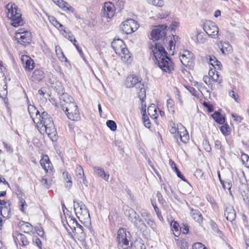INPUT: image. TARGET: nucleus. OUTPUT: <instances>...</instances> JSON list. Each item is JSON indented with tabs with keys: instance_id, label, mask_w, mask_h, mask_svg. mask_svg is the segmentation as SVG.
Segmentation results:
<instances>
[{
	"instance_id": "61",
	"label": "nucleus",
	"mask_w": 249,
	"mask_h": 249,
	"mask_svg": "<svg viewBox=\"0 0 249 249\" xmlns=\"http://www.w3.org/2000/svg\"><path fill=\"white\" fill-rule=\"evenodd\" d=\"M177 98L178 99V102L179 104L181 106H182L183 105V101L182 100V97H181V95H180L179 93H178V94H177Z\"/></svg>"
},
{
	"instance_id": "22",
	"label": "nucleus",
	"mask_w": 249,
	"mask_h": 249,
	"mask_svg": "<svg viewBox=\"0 0 249 249\" xmlns=\"http://www.w3.org/2000/svg\"><path fill=\"white\" fill-rule=\"evenodd\" d=\"M45 77V73L42 68L36 69L32 75V80L35 82H39Z\"/></svg>"
},
{
	"instance_id": "63",
	"label": "nucleus",
	"mask_w": 249,
	"mask_h": 249,
	"mask_svg": "<svg viewBox=\"0 0 249 249\" xmlns=\"http://www.w3.org/2000/svg\"><path fill=\"white\" fill-rule=\"evenodd\" d=\"M143 124L144 126L148 128H150L151 127V123L149 119H147L144 121Z\"/></svg>"
},
{
	"instance_id": "59",
	"label": "nucleus",
	"mask_w": 249,
	"mask_h": 249,
	"mask_svg": "<svg viewBox=\"0 0 249 249\" xmlns=\"http://www.w3.org/2000/svg\"><path fill=\"white\" fill-rule=\"evenodd\" d=\"M229 95L231 98H233L236 102L238 101L237 99L238 97V95L234 91L231 90V91H230Z\"/></svg>"
},
{
	"instance_id": "39",
	"label": "nucleus",
	"mask_w": 249,
	"mask_h": 249,
	"mask_svg": "<svg viewBox=\"0 0 249 249\" xmlns=\"http://www.w3.org/2000/svg\"><path fill=\"white\" fill-rule=\"evenodd\" d=\"M170 225H171V227L173 231L175 232L174 234L175 235V236H178L176 234L175 232H177V233L178 234H179V225H178V224L175 221H171V222L170 223Z\"/></svg>"
},
{
	"instance_id": "16",
	"label": "nucleus",
	"mask_w": 249,
	"mask_h": 249,
	"mask_svg": "<svg viewBox=\"0 0 249 249\" xmlns=\"http://www.w3.org/2000/svg\"><path fill=\"white\" fill-rule=\"evenodd\" d=\"M21 60L23 64V67L26 71H31L35 67V64L33 60L27 55H22L21 58Z\"/></svg>"
},
{
	"instance_id": "24",
	"label": "nucleus",
	"mask_w": 249,
	"mask_h": 249,
	"mask_svg": "<svg viewBox=\"0 0 249 249\" xmlns=\"http://www.w3.org/2000/svg\"><path fill=\"white\" fill-rule=\"evenodd\" d=\"M53 1L57 4L60 8L65 11L69 12H73V8L68 3L63 0H53Z\"/></svg>"
},
{
	"instance_id": "14",
	"label": "nucleus",
	"mask_w": 249,
	"mask_h": 249,
	"mask_svg": "<svg viewBox=\"0 0 249 249\" xmlns=\"http://www.w3.org/2000/svg\"><path fill=\"white\" fill-rule=\"evenodd\" d=\"M115 7L111 2H106L104 3L103 16L109 18H112L115 15Z\"/></svg>"
},
{
	"instance_id": "12",
	"label": "nucleus",
	"mask_w": 249,
	"mask_h": 249,
	"mask_svg": "<svg viewBox=\"0 0 249 249\" xmlns=\"http://www.w3.org/2000/svg\"><path fill=\"white\" fill-rule=\"evenodd\" d=\"M77 110L76 104H71L68 107V109H65V113L68 118L73 122H76L78 120V111Z\"/></svg>"
},
{
	"instance_id": "35",
	"label": "nucleus",
	"mask_w": 249,
	"mask_h": 249,
	"mask_svg": "<svg viewBox=\"0 0 249 249\" xmlns=\"http://www.w3.org/2000/svg\"><path fill=\"white\" fill-rule=\"evenodd\" d=\"M55 52L57 57L61 61L66 62L67 61V58L64 55L62 50L59 46H55Z\"/></svg>"
},
{
	"instance_id": "42",
	"label": "nucleus",
	"mask_w": 249,
	"mask_h": 249,
	"mask_svg": "<svg viewBox=\"0 0 249 249\" xmlns=\"http://www.w3.org/2000/svg\"><path fill=\"white\" fill-rule=\"evenodd\" d=\"M241 159L243 164L247 167H249V156L246 154L241 155Z\"/></svg>"
},
{
	"instance_id": "41",
	"label": "nucleus",
	"mask_w": 249,
	"mask_h": 249,
	"mask_svg": "<svg viewBox=\"0 0 249 249\" xmlns=\"http://www.w3.org/2000/svg\"><path fill=\"white\" fill-rule=\"evenodd\" d=\"M214 147L216 149L219 150L222 154L224 153V148L220 141L218 140L214 141Z\"/></svg>"
},
{
	"instance_id": "17",
	"label": "nucleus",
	"mask_w": 249,
	"mask_h": 249,
	"mask_svg": "<svg viewBox=\"0 0 249 249\" xmlns=\"http://www.w3.org/2000/svg\"><path fill=\"white\" fill-rule=\"evenodd\" d=\"M126 230L124 229H120L118 231L117 240L119 246H127L129 244V240L127 239Z\"/></svg>"
},
{
	"instance_id": "55",
	"label": "nucleus",
	"mask_w": 249,
	"mask_h": 249,
	"mask_svg": "<svg viewBox=\"0 0 249 249\" xmlns=\"http://www.w3.org/2000/svg\"><path fill=\"white\" fill-rule=\"evenodd\" d=\"M232 186L231 182L230 181H226L225 184H223V187L224 189H227L230 191Z\"/></svg>"
},
{
	"instance_id": "5",
	"label": "nucleus",
	"mask_w": 249,
	"mask_h": 249,
	"mask_svg": "<svg viewBox=\"0 0 249 249\" xmlns=\"http://www.w3.org/2000/svg\"><path fill=\"white\" fill-rule=\"evenodd\" d=\"M123 210L125 215L128 217L129 220L135 227L140 229L142 226L146 227V225L136 212L127 205L124 206Z\"/></svg>"
},
{
	"instance_id": "34",
	"label": "nucleus",
	"mask_w": 249,
	"mask_h": 249,
	"mask_svg": "<svg viewBox=\"0 0 249 249\" xmlns=\"http://www.w3.org/2000/svg\"><path fill=\"white\" fill-rule=\"evenodd\" d=\"M212 117L219 124H222L225 123V118L218 112L215 111L212 115Z\"/></svg>"
},
{
	"instance_id": "60",
	"label": "nucleus",
	"mask_w": 249,
	"mask_h": 249,
	"mask_svg": "<svg viewBox=\"0 0 249 249\" xmlns=\"http://www.w3.org/2000/svg\"><path fill=\"white\" fill-rule=\"evenodd\" d=\"M179 25V22L177 21H173L171 24V28L172 30H176L177 28H178Z\"/></svg>"
},
{
	"instance_id": "37",
	"label": "nucleus",
	"mask_w": 249,
	"mask_h": 249,
	"mask_svg": "<svg viewBox=\"0 0 249 249\" xmlns=\"http://www.w3.org/2000/svg\"><path fill=\"white\" fill-rule=\"evenodd\" d=\"M166 106L169 112L172 113H174L175 111V107L174 101L172 99H169L166 102Z\"/></svg>"
},
{
	"instance_id": "23",
	"label": "nucleus",
	"mask_w": 249,
	"mask_h": 249,
	"mask_svg": "<svg viewBox=\"0 0 249 249\" xmlns=\"http://www.w3.org/2000/svg\"><path fill=\"white\" fill-rule=\"evenodd\" d=\"M93 169L95 174L97 175L98 177L102 178L106 181H108L109 174L106 173L103 168L99 166H94Z\"/></svg>"
},
{
	"instance_id": "28",
	"label": "nucleus",
	"mask_w": 249,
	"mask_h": 249,
	"mask_svg": "<svg viewBox=\"0 0 249 249\" xmlns=\"http://www.w3.org/2000/svg\"><path fill=\"white\" fill-rule=\"evenodd\" d=\"M170 37V40H169V44L167 47V48L170 54L173 55L174 54V50L175 49L176 44L177 41L179 39L178 36H173Z\"/></svg>"
},
{
	"instance_id": "64",
	"label": "nucleus",
	"mask_w": 249,
	"mask_h": 249,
	"mask_svg": "<svg viewBox=\"0 0 249 249\" xmlns=\"http://www.w3.org/2000/svg\"><path fill=\"white\" fill-rule=\"evenodd\" d=\"M190 92L195 96H198V94L197 91L194 88H191L190 89Z\"/></svg>"
},
{
	"instance_id": "13",
	"label": "nucleus",
	"mask_w": 249,
	"mask_h": 249,
	"mask_svg": "<svg viewBox=\"0 0 249 249\" xmlns=\"http://www.w3.org/2000/svg\"><path fill=\"white\" fill-rule=\"evenodd\" d=\"M175 138L178 140L179 138L183 143H187L189 140V134L185 128L181 124H178V129L177 135Z\"/></svg>"
},
{
	"instance_id": "10",
	"label": "nucleus",
	"mask_w": 249,
	"mask_h": 249,
	"mask_svg": "<svg viewBox=\"0 0 249 249\" xmlns=\"http://www.w3.org/2000/svg\"><path fill=\"white\" fill-rule=\"evenodd\" d=\"M179 59L181 63L186 67H191L194 65V54L189 51H183L180 53Z\"/></svg>"
},
{
	"instance_id": "32",
	"label": "nucleus",
	"mask_w": 249,
	"mask_h": 249,
	"mask_svg": "<svg viewBox=\"0 0 249 249\" xmlns=\"http://www.w3.org/2000/svg\"><path fill=\"white\" fill-rule=\"evenodd\" d=\"M232 46L228 42H224L222 43L220 50L222 53L227 54L232 51Z\"/></svg>"
},
{
	"instance_id": "20",
	"label": "nucleus",
	"mask_w": 249,
	"mask_h": 249,
	"mask_svg": "<svg viewBox=\"0 0 249 249\" xmlns=\"http://www.w3.org/2000/svg\"><path fill=\"white\" fill-rule=\"evenodd\" d=\"M141 83V81H139L137 77L133 75H129L125 81L124 85L127 88H131L133 87L134 86H136V88L138 87V84Z\"/></svg>"
},
{
	"instance_id": "49",
	"label": "nucleus",
	"mask_w": 249,
	"mask_h": 249,
	"mask_svg": "<svg viewBox=\"0 0 249 249\" xmlns=\"http://www.w3.org/2000/svg\"><path fill=\"white\" fill-rule=\"evenodd\" d=\"M178 129V124L177 126L175 124H173V126H171L169 128V131L172 134H175V136L177 135Z\"/></svg>"
},
{
	"instance_id": "38",
	"label": "nucleus",
	"mask_w": 249,
	"mask_h": 249,
	"mask_svg": "<svg viewBox=\"0 0 249 249\" xmlns=\"http://www.w3.org/2000/svg\"><path fill=\"white\" fill-rule=\"evenodd\" d=\"M147 2L155 6L162 7L164 5L163 0H147Z\"/></svg>"
},
{
	"instance_id": "11",
	"label": "nucleus",
	"mask_w": 249,
	"mask_h": 249,
	"mask_svg": "<svg viewBox=\"0 0 249 249\" xmlns=\"http://www.w3.org/2000/svg\"><path fill=\"white\" fill-rule=\"evenodd\" d=\"M79 220L84 224H88L90 221V218L89 210L87 209V207L82 203H79Z\"/></svg>"
},
{
	"instance_id": "45",
	"label": "nucleus",
	"mask_w": 249,
	"mask_h": 249,
	"mask_svg": "<svg viewBox=\"0 0 249 249\" xmlns=\"http://www.w3.org/2000/svg\"><path fill=\"white\" fill-rule=\"evenodd\" d=\"M107 125L112 131H115L117 129V125L116 123L112 120H107L106 123Z\"/></svg>"
},
{
	"instance_id": "50",
	"label": "nucleus",
	"mask_w": 249,
	"mask_h": 249,
	"mask_svg": "<svg viewBox=\"0 0 249 249\" xmlns=\"http://www.w3.org/2000/svg\"><path fill=\"white\" fill-rule=\"evenodd\" d=\"M231 116L234 119V120L238 123H241L243 119L242 117L236 114L232 113Z\"/></svg>"
},
{
	"instance_id": "62",
	"label": "nucleus",
	"mask_w": 249,
	"mask_h": 249,
	"mask_svg": "<svg viewBox=\"0 0 249 249\" xmlns=\"http://www.w3.org/2000/svg\"><path fill=\"white\" fill-rule=\"evenodd\" d=\"M175 170L177 172L178 177L180 178L181 179L184 180L185 179L184 176L181 174L179 170L176 167H175Z\"/></svg>"
},
{
	"instance_id": "48",
	"label": "nucleus",
	"mask_w": 249,
	"mask_h": 249,
	"mask_svg": "<svg viewBox=\"0 0 249 249\" xmlns=\"http://www.w3.org/2000/svg\"><path fill=\"white\" fill-rule=\"evenodd\" d=\"M169 15V12L168 11H161L158 13L157 17L160 19H164L166 18Z\"/></svg>"
},
{
	"instance_id": "9",
	"label": "nucleus",
	"mask_w": 249,
	"mask_h": 249,
	"mask_svg": "<svg viewBox=\"0 0 249 249\" xmlns=\"http://www.w3.org/2000/svg\"><path fill=\"white\" fill-rule=\"evenodd\" d=\"M167 26L165 24L159 25L153 29L150 33V39L153 40H158L166 35V29Z\"/></svg>"
},
{
	"instance_id": "57",
	"label": "nucleus",
	"mask_w": 249,
	"mask_h": 249,
	"mask_svg": "<svg viewBox=\"0 0 249 249\" xmlns=\"http://www.w3.org/2000/svg\"><path fill=\"white\" fill-rule=\"evenodd\" d=\"M36 233L40 236H43L44 234V231L41 227H36L35 228Z\"/></svg>"
},
{
	"instance_id": "21",
	"label": "nucleus",
	"mask_w": 249,
	"mask_h": 249,
	"mask_svg": "<svg viewBox=\"0 0 249 249\" xmlns=\"http://www.w3.org/2000/svg\"><path fill=\"white\" fill-rule=\"evenodd\" d=\"M13 236L16 244L18 243L19 245L22 246H26L29 244L26 237L23 234L15 233Z\"/></svg>"
},
{
	"instance_id": "6",
	"label": "nucleus",
	"mask_w": 249,
	"mask_h": 249,
	"mask_svg": "<svg viewBox=\"0 0 249 249\" xmlns=\"http://www.w3.org/2000/svg\"><path fill=\"white\" fill-rule=\"evenodd\" d=\"M121 31L126 34H130L135 32L139 27L137 21L132 19H127L120 24Z\"/></svg>"
},
{
	"instance_id": "58",
	"label": "nucleus",
	"mask_w": 249,
	"mask_h": 249,
	"mask_svg": "<svg viewBox=\"0 0 249 249\" xmlns=\"http://www.w3.org/2000/svg\"><path fill=\"white\" fill-rule=\"evenodd\" d=\"M203 80L207 85H210L211 84V78L209 76V75L204 76Z\"/></svg>"
},
{
	"instance_id": "36",
	"label": "nucleus",
	"mask_w": 249,
	"mask_h": 249,
	"mask_svg": "<svg viewBox=\"0 0 249 249\" xmlns=\"http://www.w3.org/2000/svg\"><path fill=\"white\" fill-rule=\"evenodd\" d=\"M0 215L3 219H5L9 216L10 213V209L7 206H2L0 207Z\"/></svg>"
},
{
	"instance_id": "33",
	"label": "nucleus",
	"mask_w": 249,
	"mask_h": 249,
	"mask_svg": "<svg viewBox=\"0 0 249 249\" xmlns=\"http://www.w3.org/2000/svg\"><path fill=\"white\" fill-rule=\"evenodd\" d=\"M147 112L148 115L154 119H157L158 116L157 108L155 105L152 104L148 107L147 108Z\"/></svg>"
},
{
	"instance_id": "30",
	"label": "nucleus",
	"mask_w": 249,
	"mask_h": 249,
	"mask_svg": "<svg viewBox=\"0 0 249 249\" xmlns=\"http://www.w3.org/2000/svg\"><path fill=\"white\" fill-rule=\"evenodd\" d=\"M18 226L21 231L25 233H29L32 231L33 228L30 223L24 221H20L18 224Z\"/></svg>"
},
{
	"instance_id": "2",
	"label": "nucleus",
	"mask_w": 249,
	"mask_h": 249,
	"mask_svg": "<svg viewBox=\"0 0 249 249\" xmlns=\"http://www.w3.org/2000/svg\"><path fill=\"white\" fill-rule=\"evenodd\" d=\"M151 50L155 57V63L163 72L170 73L174 70V65L172 60L167 56V53L160 44L153 42L151 44Z\"/></svg>"
},
{
	"instance_id": "4",
	"label": "nucleus",
	"mask_w": 249,
	"mask_h": 249,
	"mask_svg": "<svg viewBox=\"0 0 249 249\" xmlns=\"http://www.w3.org/2000/svg\"><path fill=\"white\" fill-rule=\"evenodd\" d=\"M7 17L11 20V24L18 27L23 24L21 15L18 12L17 6L13 3H9L6 6Z\"/></svg>"
},
{
	"instance_id": "46",
	"label": "nucleus",
	"mask_w": 249,
	"mask_h": 249,
	"mask_svg": "<svg viewBox=\"0 0 249 249\" xmlns=\"http://www.w3.org/2000/svg\"><path fill=\"white\" fill-rule=\"evenodd\" d=\"M220 129V131H221V132L222 133V134L225 136H227L230 133V131H229L230 127L227 124L222 125L221 126Z\"/></svg>"
},
{
	"instance_id": "18",
	"label": "nucleus",
	"mask_w": 249,
	"mask_h": 249,
	"mask_svg": "<svg viewBox=\"0 0 249 249\" xmlns=\"http://www.w3.org/2000/svg\"><path fill=\"white\" fill-rule=\"evenodd\" d=\"M30 36V33L27 31L24 33H18L16 34V38L20 44L26 46L31 41Z\"/></svg>"
},
{
	"instance_id": "15",
	"label": "nucleus",
	"mask_w": 249,
	"mask_h": 249,
	"mask_svg": "<svg viewBox=\"0 0 249 249\" xmlns=\"http://www.w3.org/2000/svg\"><path fill=\"white\" fill-rule=\"evenodd\" d=\"M59 100L60 105L63 110H65V109H67L68 107L71 104H76L73 102V98L67 93L61 95Z\"/></svg>"
},
{
	"instance_id": "56",
	"label": "nucleus",
	"mask_w": 249,
	"mask_h": 249,
	"mask_svg": "<svg viewBox=\"0 0 249 249\" xmlns=\"http://www.w3.org/2000/svg\"><path fill=\"white\" fill-rule=\"evenodd\" d=\"M116 4L120 9H123L124 5V0H116Z\"/></svg>"
},
{
	"instance_id": "43",
	"label": "nucleus",
	"mask_w": 249,
	"mask_h": 249,
	"mask_svg": "<svg viewBox=\"0 0 249 249\" xmlns=\"http://www.w3.org/2000/svg\"><path fill=\"white\" fill-rule=\"evenodd\" d=\"M65 36L70 41L73 43V44L75 46L76 49L78 50V45L75 43L76 42V40L75 39V37L73 36V35L71 33H68L66 34Z\"/></svg>"
},
{
	"instance_id": "31",
	"label": "nucleus",
	"mask_w": 249,
	"mask_h": 249,
	"mask_svg": "<svg viewBox=\"0 0 249 249\" xmlns=\"http://www.w3.org/2000/svg\"><path fill=\"white\" fill-rule=\"evenodd\" d=\"M209 64L213 67V69H217V70L221 69V64L218 61L215 57L213 56H209Z\"/></svg>"
},
{
	"instance_id": "47",
	"label": "nucleus",
	"mask_w": 249,
	"mask_h": 249,
	"mask_svg": "<svg viewBox=\"0 0 249 249\" xmlns=\"http://www.w3.org/2000/svg\"><path fill=\"white\" fill-rule=\"evenodd\" d=\"M196 42L197 43H204L206 41V38L203 37L202 35L198 34L196 36Z\"/></svg>"
},
{
	"instance_id": "29",
	"label": "nucleus",
	"mask_w": 249,
	"mask_h": 249,
	"mask_svg": "<svg viewBox=\"0 0 249 249\" xmlns=\"http://www.w3.org/2000/svg\"><path fill=\"white\" fill-rule=\"evenodd\" d=\"M138 89H139L138 91V96L140 98V100L142 101V107L143 106H144V107H146L145 104H143L144 100L145 98L146 97V91L145 89L144 88V85L142 83H139L138 84V87L137 88Z\"/></svg>"
},
{
	"instance_id": "7",
	"label": "nucleus",
	"mask_w": 249,
	"mask_h": 249,
	"mask_svg": "<svg viewBox=\"0 0 249 249\" xmlns=\"http://www.w3.org/2000/svg\"><path fill=\"white\" fill-rule=\"evenodd\" d=\"M203 29L206 34L212 38L218 37V28L216 24L211 20H206L203 24Z\"/></svg>"
},
{
	"instance_id": "40",
	"label": "nucleus",
	"mask_w": 249,
	"mask_h": 249,
	"mask_svg": "<svg viewBox=\"0 0 249 249\" xmlns=\"http://www.w3.org/2000/svg\"><path fill=\"white\" fill-rule=\"evenodd\" d=\"M144 220L147 223V224L151 227L152 229L154 231L156 230L157 225L153 219L150 217L148 218H144Z\"/></svg>"
},
{
	"instance_id": "53",
	"label": "nucleus",
	"mask_w": 249,
	"mask_h": 249,
	"mask_svg": "<svg viewBox=\"0 0 249 249\" xmlns=\"http://www.w3.org/2000/svg\"><path fill=\"white\" fill-rule=\"evenodd\" d=\"M141 215L142 217L144 218H150V214L149 213H148L146 210H142L141 212Z\"/></svg>"
},
{
	"instance_id": "8",
	"label": "nucleus",
	"mask_w": 249,
	"mask_h": 249,
	"mask_svg": "<svg viewBox=\"0 0 249 249\" xmlns=\"http://www.w3.org/2000/svg\"><path fill=\"white\" fill-rule=\"evenodd\" d=\"M72 232L70 231L69 234L71 236V240L70 241V244L72 249H77L76 238L77 237L76 227L78 226V222L75 218L71 219L68 224Z\"/></svg>"
},
{
	"instance_id": "27",
	"label": "nucleus",
	"mask_w": 249,
	"mask_h": 249,
	"mask_svg": "<svg viewBox=\"0 0 249 249\" xmlns=\"http://www.w3.org/2000/svg\"><path fill=\"white\" fill-rule=\"evenodd\" d=\"M224 215L229 221H232L234 220L236 214L233 208L231 206L227 207L225 210Z\"/></svg>"
},
{
	"instance_id": "44",
	"label": "nucleus",
	"mask_w": 249,
	"mask_h": 249,
	"mask_svg": "<svg viewBox=\"0 0 249 249\" xmlns=\"http://www.w3.org/2000/svg\"><path fill=\"white\" fill-rule=\"evenodd\" d=\"M55 85L56 86H54V89L57 92L61 95L64 94V88L61 83L59 82H56Z\"/></svg>"
},
{
	"instance_id": "1",
	"label": "nucleus",
	"mask_w": 249,
	"mask_h": 249,
	"mask_svg": "<svg viewBox=\"0 0 249 249\" xmlns=\"http://www.w3.org/2000/svg\"><path fill=\"white\" fill-rule=\"evenodd\" d=\"M28 110L31 118L36 124L41 134L43 135L46 134L51 139L55 136L56 131L50 115L45 111L40 115L35 106L31 105L28 106Z\"/></svg>"
},
{
	"instance_id": "54",
	"label": "nucleus",
	"mask_w": 249,
	"mask_h": 249,
	"mask_svg": "<svg viewBox=\"0 0 249 249\" xmlns=\"http://www.w3.org/2000/svg\"><path fill=\"white\" fill-rule=\"evenodd\" d=\"M193 249H205V247L202 244L196 243L193 245Z\"/></svg>"
},
{
	"instance_id": "3",
	"label": "nucleus",
	"mask_w": 249,
	"mask_h": 249,
	"mask_svg": "<svg viewBox=\"0 0 249 249\" xmlns=\"http://www.w3.org/2000/svg\"><path fill=\"white\" fill-rule=\"evenodd\" d=\"M111 46L116 53L121 57L122 61L127 64L131 63L132 61L131 53L123 40L114 39L112 42Z\"/></svg>"
},
{
	"instance_id": "19",
	"label": "nucleus",
	"mask_w": 249,
	"mask_h": 249,
	"mask_svg": "<svg viewBox=\"0 0 249 249\" xmlns=\"http://www.w3.org/2000/svg\"><path fill=\"white\" fill-rule=\"evenodd\" d=\"M40 164L46 172L52 170L53 165L48 155H44L42 156L40 160Z\"/></svg>"
},
{
	"instance_id": "25",
	"label": "nucleus",
	"mask_w": 249,
	"mask_h": 249,
	"mask_svg": "<svg viewBox=\"0 0 249 249\" xmlns=\"http://www.w3.org/2000/svg\"><path fill=\"white\" fill-rule=\"evenodd\" d=\"M190 214L192 218L198 224H201L203 222V216L198 210L191 209Z\"/></svg>"
},
{
	"instance_id": "52",
	"label": "nucleus",
	"mask_w": 249,
	"mask_h": 249,
	"mask_svg": "<svg viewBox=\"0 0 249 249\" xmlns=\"http://www.w3.org/2000/svg\"><path fill=\"white\" fill-rule=\"evenodd\" d=\"M7 85H5L4 87L1 90V91L0 92V97L4 98L5 97V96H6V95L7 93Z\"/></svg>"
},
{
	"instance_id": "51",
	"label": "nucleus",
	"mask_w": 249,
	"mask_h": 249,
	"mask_svg": "<svg viewBox=\"0 0 249 249\" xmlns=\"http://www.w3.org/2000/svg\"><path fill=\"white\" fill-rule=\"evenodd\" d=\"M33 242L40 249H42V243L40 240L37 237H34L33 238Z\"/></svg>"
},
{
	"instance_id": "26",
	"label": "nucleus",
	"mask_w": 249,
	"mask_h": 249,
	"mask_svg": "<svg viewBox=\"0 0 249 249\" xmlns=\"http://www.w3.org/2000/svg\"><path fill=\"white\" fill-rule=\"evenodd\" d=\"M217 69H213L211 68L208 74L211 78V80L213 82L218 83H221L222 82V78H220L219 72L217 71Z\"/></svg>"
}]
</instances>
